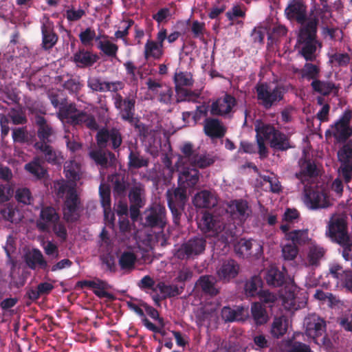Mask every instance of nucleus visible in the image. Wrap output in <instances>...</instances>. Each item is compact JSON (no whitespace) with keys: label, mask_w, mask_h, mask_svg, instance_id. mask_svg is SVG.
<instances>
[{"label":"nucleus","mask_w":352,"mask_h":352,"mask_svg":"<svg viewBox=\"0 0 352 352\" xmlns=\"http://www.w3.org/2000/svg\"><path fill=\"white\" fill-rule=\"evenodd\" d=\"M338 157L341 164H352V148L344 145L338 152Z\"/></svg>","instance_id":"nucleus-62"},{"label":"nucleus","mask_w":352,"mask_h":352,"mask_svg":"<svg viewBox=\"0 0 352 352\" xmlns=\"http://www.w3.org/2000/svg\"><path fill=\"white\" fill-rule=\"evenodd\" d=\"M25 170L37 179H42L47 174V170L41 165V160L38 157L26 164Z\"/></svg>","instance_id":"nucleus-45"},{"label":"nucleus","mask_w":352,"mask_h":352,"mask_svg":"<svg viewBox=\"0 0 352 352\" xmlns=\"http://www.w3.org/2000/svg\"><path fill=\"white\" fill-rule=\"evenodd\" d=\"M89 155L97 165H100L103 168L113 166L116 161L115 154L109 151L92 150L89 153Z\"/></svg>","instance_id":"nucleus-28"},{"label":"nucleus","mask_w":352,"mask_h":352,"mask_svg":"<svg viewBox=\"0 0 352 352\" xmlns=\"http://www.w3.org/2000/svg\"><path fill=\"white\" fill-rule=\"evenodd\" d=\"M176 92V102L177 103L184 101L196 102L197 99L199 97L200 94L188 90L184 87L175 88Z\"/></svg>","instance_id":"nucleus-52"},{"label":"nucleus","mask_w":352,"mask_h":352,"mask_svg":"<svg viewBox=\"0 0 352 352\" xmlns=\"http://www.w3.org/2000/svg\"><path fill=\"white\" fill-rule=\"evenodd\" d=\"M206 246V241L203 237L195 236L182 243L176 250L174 255L180 260H188L204 252Z\"/></svg>","instance_id":"nucleus-8"},{"label":"nucleus","mask_w":352,"mask_h":352,"mask_svg":"<svg viewBox=\"0 0 352 352\" xmlns=\"http://www.w3.org/2000/svg\"><path fill=\"white\" fill-rule=\"evenodd\" d=\"M42 48L45 50L52 49L57 43L58 36L54 30V23L47 18L41 25Z\"/></svg>","instance_id":"nucleus-19"},{"label":"nucleus","mask_w":352,"mask_h":352,"mask_svg":"<svg viewBox=\"0 0 352 352\" xmlns=\"http://www.w3.org/2000/svg\"><path fill=\"white\" fill-rule=\"evenodd\" d=\"M216 277L212 275H202L196 283V285L201 288L202 292L210 296H215L219 293V289L215 286Z\"/></svg>","instance_id":"nucleus-30"},{"label":"nucleus","mask_w":352,"mask_h":352,"mask_svg":"<svg viewBox=\"0 0 352 352\" xmlns=\"http://www.w3.org/2000/svg\"><path fill=\"white\" fill-rule=\"evenodd\" d=\"M162 48L155 41L148 39L144 46V58L148 60L149 58L152 57L156 60L160 59L163 54Z\"/></svg>","instance_id":"nucleus-43"},{"label":"nucleus","mask_w":352,"mask_h":352,"mask_svg":"<svg viewBox=\"0 0 352 352\" xmlns=\"http://www.w3.org/2000/svg\"><path fill=\"white\" fill-rule=\"evenodd\" d=\"M108 179L113 185V196L116 198H124L130 186L128 178L125 174L116 173L109 175Z\"/></svg>","instance_id":"nucleus-20"},{"label":"nucleus","mask_w":352,"mask_h":352,"mask_svg":"<svg viewBox=\"0 0 352 352\" xmlns=\"http://www.w3.org/2000/svg\"><path fill=\"white\" fill-rule=\"evenodd\" d=\"M99 59L96 54H94L85 48H79L72 56L73 61L80 68L93 66Z\"/></svg>","instance_id":"nucleus-26"},{"label":"nucleus","mask_w":352,"mask_h":352,"mask_svg":"<svg viewBox=\"0 0 352 352\" xmlns=\"http://www.w3.org/2000/svg\"><path fill=\"white\" fill-rule=\"evenodd\" d=\"M329 56V63L336 62L339 67L346 66L350 62V56L347 53H334Z\"/></svg>","instance_id":"nucleus-63"},{"label":"nucleus","mask_w":352,"mask_h":352,"mask_svg":"<svg viewBox=\"0 0 352 352\" xmlns=\"http://www.w3.org/2000/svg\"><path fill=\"white\" fill-rule=\"evenodd\" d=\"M128 167L130 169H139L148 165V159L142 156L139 152L131 151L128 157Z\"/></svg>","instance_id":"nucleus-48"},{"label":"nucleus","mask_w":352,"mask_h":352,"mask_svg":"<svg viewBox=\"0 0 352 352\" xmlns=\"http://www.w3.org/2000/svg\"><path fill=\"white\" fill-rule=\"evenodd\" d=\"M239 265L234 259H228L223 261L217 270L218 278L223 283H228L234 278L239 274Z\"/></svg>","instance_id":"nucleus-21"},{"label":"nucleus","mask_w":352,"mask_h":352,"mask_svg":"<svg viewBox=\"0 0 352 352\" xmlns=\"http://www.w3.org/2000/svg\"><path fill=\"white\" fill-rule=\"evenodd\" d=\"M8 116L14 124H24L28 121L26 116L19 109L12 108Z\"/></svg>","instance_id":"nucleus-59"},{"label":"nucleus","mask_w":352,"mask_h":352,"mask_svg":"<svg viewBox=\"0 0 352 352\" xmlns=\"http://www.w3.org/2000/svg\"><path fill=\"white\" fill-rule=\"evenodd\" d=\"M82 85L78 79L70 78L66 80L63 84L64 89H67L70 94H78L81 89Z\"/></svg>","instance_id":"nucleus-64"},{"label":"nucleus","mask_w":352,"mask_h":352,"mask_svg":"<svg viewBox=\"0 0 352 352\" xmlns=\"http://www.w3.org/2000/svg\"><path fill=\"white\" fill-rule=\"evenodd\" d=\"M96 140L100 148H104L109 145L116 151L122 143V136L120 130L116 127H102L97 132Z\"/></svg>","instance_id":"nucleus-10"},{"label":"nucleus","mask_w":352,"mask_h":352,"mask_svg":"<svg viewBox=\"0 0 352 352\" xmlns=\"http://www.w3.org/2000/svg\"><path fill=\"white\" fill-rule=\"evenodd\" d=\"M320 67L311 63H306L304 67L300 69V74L302 78L307 80H317L320 76Z\"/></svg>","instance_id":"nucleus-50"},{"label":"nucleus","mask_w":352,"mask_h":352,"mask_svg":"<svg viewBox=\"0 0 352 352\" xmlns=\"http://www.w3.org/2000/svg\"><path fill=\"white\" fill-rule=\"evenodd\" d=\"M25 261L31 270H35L37 266L44 270H46L48 267L47 261L44 259L41 252L38 249H33L32 252L26 254Z\"/></svg>","instance_id":"nucleus-33"},{"label":"nucleus","mask_w":352,"mask_h":352,"mask_svg":"<svg viewBox=\"0 0 352 352\" xmlns=\"http://www.w3.org/2000/svg\"><path fill=\"white\" fill-rule=\"evenodd\" d=\"M81 287H89L93 289L94 294L100 298H106L113 300L115 299L113 294L109 293L106 290L109 289V285L104 280L98 279L97 280H82L78 283Z\"/></svg>","instance_id":"nucleus-23"},{"label":"nucleus","mask_w":352,"mask_h":352,"mask_svg":"<svg viewBox=\"0 0 352 352\" xmlns=\"http://www.w3.org/2000/svg\"><path fill=\"white\" fill-rule=\"evenodd\" d=\"M74 121L77 123V125L85 124L88 129L91 130H97L98 128L95 118L84 111L78 118L74 119Z\"/></svg>","instance_id":"nucleus-54"},{"label":"nucleus","mask_w":352,"mask_h":352,"mask_svg":"<svg viewBox=\"0 0 352 352\" xmlns=\"http://www.w3.org/2000/svg\"><path fill=\"white\" fill-rule=\"evenodd\" d=\"M199 171L195 168H184L179 174L177 184L179 186L187 190L193 188L199 180Z\"/></svg>","instance_id":"nucleus-25"},{"label":"nucleus","mask_w":352,"mask_h":352,"mask_svg":"<svg viewBox=\"0 0 352 352\" xmlns=\"http://www.w3.org/2000/svg\"><path fill=\"white\" fill-rule=\"evenodd\" d=\"M287 328L288 319L287 316H276L271 325L270 333L273 338H280L286 333Z\"/></svg>","instance_id":"nucleus-36"},{"label":"nucleus","mask_w":352,"mask_h":352,"mask_svg":"<svg viewBox=\"0 0 352 352\" xmlns=\"http://www.w3.org/2000/svg\"><path fill=\"white\" fill-rule=\"evenodd\" d=\"M234 252L239 257L260 258L263 254V245L253 239H241L234 246Z\"/></svg>","instance_id":"nucleus-12"},{"label":"nucleus","mask_w":352,"mask_h":352,"mask_svg":"<svg viewBox=\"0 0 352 352\" xmlns=\"http://www.w3.org/2000/svg\"><path fill=\"white\" fill-rule=\"evenodd\" d=\"M137 257L133 252H124L120 256L118 263L122 270L131 272L135 268Z\"/></svg>","instance_id":"nucleus-46"},{"label":"nucleus","mask_w":352,"mask_h":352,"mask_svg":"<svg viewBox=\"0 0 352 352\" xmlns=\"http://www.w3.org/2000/svg\"><path fill=\"white\" fill-rule=\"evenodd\" d=\"M265 279L268 285L274 287H281L286 282L285 274L276 267H271L267 270Z\"/></svg>","instance_id":"nucleus-32"},{"label":"nucleus","mask_w":352,"mask_h":352,"mask_svg":"<svg viewBox=\"0 0 352 352\" xmlns=\"http://www.w3.org/2000/svg\"><path fill=\"white\" fill-rule=\"evenodd\" d=\"M36 135L38 140L34 144L54 143L56 140V131L47 119L39 114L34 116Z\"/></svg>","instance_id":"nucleus-13"},{"label":"nucleus","mask_w":352,"mask_h":352,"mask_svg":"<svg viewBox=\"0 0 352 352\" xmlns=\"http://www.w3.org/2000/svg\"><path fill=\"white\" fill-rule=\"evenodd\" d=\"M226 211L230 219H220L206 212L198 223V226L203 232L210 236H217L224 247L234 241L237 225L242 224L251 212L248 202L243 199L231 201Z\"/></svg>","instance_id":"nucleus-2"},{"label":"nucleus","mask_w":352,"mask_h":352,"mask_svg":"<svg viewBox=\"0 0 352 352\" xmlns=\"http://www.w3.org/2000/svg\"><path fill=\"white\" fill-rule=\"evenodd\" d=\"M298 165L300 171L296 173V177L298 179L303 180L307 178H313L318 175V170L315 162L306 154L299 160Z\"/></svg>","instance_id":"nucleus-22"},{"label":"nucleus","mask_w":352,"mask_h":352,"mask_svg":"<svg viewBox=\"0 0 352 352\" xmlns=\"http://www.w3.org/2000/svg\"><path fill=\"white\" fill-rule=\"evenodd\" d=\"M65 177L72 182L79 181L82 175L81 165L75 160L66 162L64 166Z\"/></svg>","instance_id":"nucleus-39"},{"label":"nucleus","mask_w":352,"mask_h":352,"mask_svg":"<svg viewBox=\"0 0 352 352\" xmlns=\"http://www.w3.org/2000/svg\"><path fill=\"white\" fill-rule=\"evenodd\" d=\"M215 162V158L212 155L204 153H200L199 151L193 158L190 164L193 167H198L199 168H206L212 165Z\"/></svg>","instance_id":"nucleus-47"},{"label":"nucleus","mask_w":352,"mask_h":352,"mask_svg":"<svg viewBox=\"0 0 352 352\" xmlns=\"http://www.w3.org/2000/svg\"><path fill=\"white\" fill-rule=\"evenodd\" d=\"M184 289V284L182 286L177 285H166L164 282H160L157 284L153 292L159 290L163 295V298H172L180 295Z\"/></svg>","instance_id":"nucleus-37"},{"label":"nucleus","mask_w":352,"mask_h":352,"mask_svg":"<svg viewBox=\"0 0 352 352\" xmlns=\"http://www.w3.org/2000/svg\"><path fill=\"white\" fill-rule=\"evenodd\" d=\"M245 309L243 307H237L236 309H232L229 306H225L222 308L221 316L222 320L225 322H233L235 320H243L244 316Z\"/></svg>","instance_id":"nucleus-40"},{"label":"nucleus","mask_w":352,"mask_h":352,"mask_svg":"<svg viewBox=\"0 0 352 352\" xmlns=\"http://www.w3.org/2000/svg\"><path fill=\"white\" fill-rule=\"evenodd\" d=\"M166 210L160 204H153L144 212L145 227L163 230L166 225Z\"/></svg>","instance_id":"nucleus-11"},{"label":"nucleus","mask_w":352,"mask_h":352,"mask_svg":"<svg viewBox=\"0 0 352 352\" xmlns=\"http://www.w3.org/2000/svg\"><path fill=\"white\" fill-rule=\"evenodd\" d=\"M312 89L324 96H329L331 93L337 95L339 91L338 87L331 81H324L318 79L311 83Z\"/></svg>","instance_id":"nucleus-34"},{"label":"nucleus","mask_w":352,"mask_h":352,"mask_svg":"<svg viewBox=\"0 0 352 352\" xmlns=\"http://www.w3.org/2000/svg\"><path fill=\"white\" fill-rule=\"evenodd\" d=\"M316 9L307 12L304 0H289L284 10L285 17L291 22L300 25L298 43L302 45L299 53L306 61L316 59L317 48H322V43L318 38L320 19Z\"/></svg>","instance_id":"nucleus-1"},{"label":"nucleus","mask_w":352,"mask_h":352,"mask_svg":"<svg viewBox=\"0 0 352 352\" xmlns=\"http://www.w3.org/2000/svg\"><path fill=\"white\" fill-rule=\"evenodd\" d=\"M128 197L130 204L144 206L146 201L144 186L140 182L135 183L129 189Z\"/></svg>","instance_id":"nucleus-31"},{"label":"nucleus","mask_w":352,"mask_h":352,"mask_svg":"<svg viewBox=\"0 0 352 352\" xmlns=\"http://www.w3.org/2000/svg\"><path fill=\"white\" fill-rule=\"evenodd\" d=\"M182 158L186 159L190 164L197 153L198 151L194 148L191 142H185L180 148Z\"/></svg>","instance_id":"nucleus-58"},{"label":"nucleus","mask_w":352,"mask_h":352,"mask_svg":"<svg viewBox=\"0 0 352 352\" xmlns=\"http://www.w3.org/2000/svg\"><path fill=\"white\" fill-rule=\"evenodd\" d=\"M60 216L56 209L52 206H43L41 208L39 218L36 221V228L41 232H48L50 226L58 223Z\"/></svg>","instance_id":"nucleus-16"},{"label":"nucleus","mask_w":352,"mask_h":352,"mask_svg":"<svg viewBox=\"0 0 352 352\" xmlns=\"http://www.w3.org/2000/svg\"><path fill=\"white\" fill-rule=\"evenodd\" d=\"M204 131L205 134L211 138H221L226 133V129L221 122L213 118L205 120Z\"/></svg>","instance_id":"nucleus-27"},{"label":"nucleus","mask_w":352,"mask_h":352,"mask_svg":"<svg viewBox=\"0 0 352 352\" xmlns=\"http://www.w3.org/2000/svg\"><path fill=\"white\" fill-rule=\"evenodd\" d=\"M52 144H34L33 147L38 153L42 155L43 159L47 163L54 165L60 164L63 157L61 153L52 145Z\"/></svg>","instance_id":"nucleus-18"},{"label":"nucleus","mask_w":352,"mask_h":352,"mask_svg":"<svg viewBox=\"0 0 352 352\" xmlns=\"http://www.w3.org/2000/svg\"><path fill=\"white\" fill-rule=\"evenodd\" d=\"M351 119V111L345 110L334 124L325 131L326 138L333 136L337 143H345L352 135V126H350Z\"/></svg>","instance_id":"nucleus-6"},{"label":"nucleus","mask_w":352,"mask_h":352,"mask_svg":"<svg viewBox=\"0 0 352 352\" xmlns=\"http://www.w3.org/2000/svg\"><path fill=\"white\" fill-rule=\"evenodd\" d=\"M263 281L259 276H254L250 280H247L244 289L248 296H255L258 295L260 291L258 289L261 287Z\"/></svg>","instance_id":"nucleus-51"},{"label":"nucleus","mask_w":352,"mask_h":352,"mask_svg":"<svg viewBox=\"0 0 352 352\" xmlns=\"http://www.w3.org/2000/svg\"><path fill=\"white\" fill-rule=\"evenodd\" d=\"M114 105L119 111L122 120L128 122L133 121L135 111V100L134 98L130 97L123 98L120 94H117L114 97Z\"/></svg>","instance_id":"nucleus-15"},{"label":"nucleus","mask_w":352,"mask_h":352,"mask_svg":"<svg viewBox=\"0 0 352 352\" xmlns=\"http://www.w3.org/2000/svg\"><path fill=\"white\" fill-rule=\"evenodd\" d=\"M80 204V198L75 188H70L66 195L64 202L63 218L68 223L78 220L80 214L78 212Z\"/></svg>","instance_id":"nucleus-14"},{"label":"nucleus","mask_w":352,"mask_h":352,"mask_svg":"<svg viewBox=\"0 0 352 352\" xmlns=\"http://www.w3.org/2000/svg\"><path fill=\"white\" fill-rule=\"evenodd\" d=\"M15 199L18 202L25 205L31 204L32 200L31 192L27 188L17 189L15 193Z\"/></svg>","instance_id":"nucleus-60"},{"label":"nucleus","mask_w":352,"mask_h":352,"mask_svg":"<svg viewBox=\"0 0 352 352\" xmlns=\"http://www.w3.org/2000/svg\"><path fill=\"white\" fill-rule=\"evenodd\" d=\"M236 104V98L229 94H226L212 103L210 112L212 116H224L230 113Z\"/></svg>","instance_id":"nucleus-17"},{"label":"nucleus","mask_w":352,"mask_h":352,"mask_svg":"<svg viewBox=\"0 0 352 352\" xmlns=\"http://www.w3.org/2000/svg\"><path fill=\"white\" fill-rule=\"evenodd\" d=\"M251 314L254 323L257 326L267 323L269 320L266 308L261 302H254L252 304Z\"/></svg>","instance_id":"nucleus-38"},{"label":"nucleus","mask_w":352,"mask_h":352,"mask_svg":"<svg viewBox=\"0 0 352 352\" xmlns=\"http://www.w3.org/2000/svg\"><path fill=\"white\" fill-rule=\"evenodd\" d=\"M282 254L285 260L292 261L298 254V248L292 243H287L283 246Z\"/></svg>","instance_id":"nucleus-61"},{"label":"nucleus","mask_w":352,"mask_h":352,"mask_svg":"<svg viewBox=\"0 0 352 352\" xmlns=\"http://www.w3.org/2000/svg\"><path fill=\"white\" fill-rule=\"evenodd\" d=\"M270 146L277 151H285L294 147L289 137L279 130L275 133V136H273L270 142Z\"/></svg>","instance_id":"nucleus-35"},{"label":"nucleus","mask_w":352,"mask_h":352,"mask_svg":"<svg viewBox=\"0 0 352 352\" xmlns=\"http://www.w3.org/2000/svg\"><path fill=\"white\" fill-rule=\"evenodd\" d=\"M258 103L266 110L278 105L284 99L285 91L283 86L273 88L267 82H258L255 86Z\"/></svg>","instance_id":"nucleus-3"},{"label":"nucleus","mask_w":352,"mask_h":352,"mask_svg":"<svg viewBox=\"0 0 352 352\" xmlns=\"http://www.w3.org/2000/svg\"><path fill=\"white\" fill-rule=\"evenodd\" d=\"M193 82L192 75L190 73L179 72L175 74L174 82L175 88L191 86Z\"/></svg>","instance_id":"nucleus-53"},{"label":"nucleus","mask_w":352,"mask_h":352,"mask_svg":"<svg viewBox=\"0 0 352 352\" xmlns=\"http://www.w3.org/2000/svg\"><path fill=\"white\" fill-rule=\"evenodd\" d=\"M304 324L307 335L312 338L315 343L326 345L327 342H329L326 336L321 338L320 342L318 340V338L326 332V321L322 318L316 314H309L305 318Z\"/></svg>","instance_id":"nucleus-7"},{"label":"nucleus","mask_w":352,"mask_h":352,"mask_svg":"<svg viewBox=\"0 0 352 352\" xmlns=\"http://www.w3.org/2000/svg\"><path fill=\"white\" fill-rule=\"evenodd\" d=\"M287 239L292 241L295 245H302L306 244L309 240L307 230H294L287 234Z\"/></svg>","instance_id":"nucleus-49"},{"label":"nucleus","mask_w":352,"mask_h":352,"mask_svg":"<svg viewBox=\"0 0 352 352\" xmlns=\"http://www.w3.org/2000/svg\"><path fill=\"white\" fill-rule=\"evenodd\" d=\"M98 48L106 56L111 58L116 57V54L118 50V46L108 40L104 41H100L98 45Z\"/></svg>","instance_id":"nucleus-56"},{"label":"nucleus","mask_w":352,"mask_h":352,"mask_svg":"<svg viewBox=\"0 0 352 352\" xmlns=\"http://www.w3.org/2000/svg\"><path fill=\"white\" fill-rule=\"evenodd\" d=\"M327 250L323 247L317 245L311 244L309 248L307 259L309 263L311 265H318L320 261L324 257Z\"/></svg>","instance_id":"nucleus-44"},{"label":"nucleus","mask_w":352,"mask_h":352,"mask_svg":"<svg viewBox=\"0 0 352 352\" xmlns=\"http://www.w3.org/2000/svg\"><path fill=\"white\" fill-rule=\"evenodd\" d=\"M206 30V24L204 22L195 20L191 23L190 31L194 38L204 40Z\"/></svg>","instance_id":"nucleus-57"},{"label":"nucleus","mask_w":352,"mask_h":352,"mask_svg":"<svg viewBox=\"0 0 352 352\" xmlns=\"http://www.w3.org/2000/svg\"><path fill=\"white\" fill-rule=\"evenodd\" d=\"M99 194L101 205L103 208L104 215L106 219L111 213V190L108 185L100 184L99 187Z\"/></svg>","instance_id":"nucleus-42"},{"label":"nucleus","mask_w":352,"mask_h":352,"mask_svg":"<svg viewBox=\"0 0 352 352\" xmlns=\"http://www.w3.org/2000/svg\"><path fill=\"white\" fill-rule=\"evenodd\" d=\"M168 208L172 213L173 223L179 225L181 216L188 201L187 190L181 186L168 189L166 193Z\"/></svg>","instance_id":"nucleus-5"},{"label":"nucleus","mask_w":352,"mask_h":352,"mask_svg":"<svg viewBox=\"0 0 352 352\" xmlns=\"http://www.w3.org/2000/svg\"><path fill=\"white\" fill-rule=\"evenodd\" d=\"M283 305L287 310H298L305 307V302L300 301L294 292H286L283 296Z\"/></svg>","instance_id":"nucleus-41"},{"label":"nucleus","mask_w":352,"mask_h":352,"mask_svg":"<svg viewBox=\"0 0 352 352\" xmlns=\"http://www.w3.org/2000/svg\"><path fill=\"white\" fill-rule=\"evenodd\" d=\"M256 131V136L262 137L264 140L270 142L272 140L273 136H275V133L278 131L274 126L268 124H263L257 127Z\"/></svg>","instance_id":"nucleus-55"},{"label":"nucleus","mask_w":352,"mask_h":352,"mask_svg":"<svg viewBox=\"0 0 352 352\" xmlns=\"http://www.w3.org/2000/svg\"><path fill=\"white\" fill-rule=\"evenodd\" d=\"M65 102V100L62 101L61 106L57 113V117L61 121L66 120L68 124L76 126L77 123H76L74 119L78 118L82 111L78 110L75 103L67 104Z\"/></svg>","instance_id":"nucleus-24"},{"label":"nucleus","mask_w":352,"mask_h":352,"mask_svg":"<svg viewBox=\"0 0 352 352\" xmlns=\"http://www.w3.org/2000/svg\"><path fill=\"white\" fill-rule=\"evenodd\" d=\"M303 201L312 210L327 208L331 205L326 192L311 186L305 187Z\"/></svg>","instance_id":"nucleus-9"},{"label":"nucleus","mask_w":352,"mask_h":352,"mask_svg":"<svg viewBox=\"0 0 352 352\" xmlns=\"http://www.w3.org/2000/svg\"><path fill=\"white\" fill-rule=\"evenodd\" d=\"M325 236L331 242L338 244L340 248L352 239V235L348 231L346 219L340 215L333 216L329 219L326 227Z\"/></svg>","instance_id":"nucleus-4"},{"label":"nucleus","mask_w":352,"mask_h":352,"mask_svg":"<svg viewBox=\"0 0 352 352\" xmlns=\"http://www.w3.org/2000/svg\"><path fill=\"white\" fill-rule=\"evenodd\" d=\"M192 203L196 208H211L217 204V200L210 190H203L195 195Z\"/></svg>","instance_id":"nucleus-29"}]
</instances>
